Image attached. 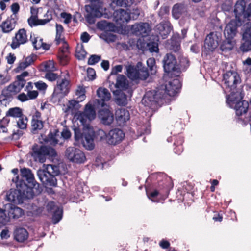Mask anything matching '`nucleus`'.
Returning <instances> with one entry per match:
<instances>
[{"label":"nucleus","mask_w":251,"mask_h":251,"mask_svg":"<svg viewBox=\"0 0 251 251\" xmlns=\"http://www.w3.org/2000/svg\"><path fill=\"white\" fill-rule=\"evenodd\" d=\"M186 11L184 4L177 3L174 5L172 9V15L176 19H179Z\"/></svg>","instance_id":"30"},{"label":"nucleus","mask_w":251,"mask_h":251,"mask_svg":"<svg viewBox=\"0 0 251 251\" xmlns=\"http://www.w3.org/2000/svg\"><path fill=\"white\" fill-rule=\"evenodd\" d=\"M243 38L245 40L240 47L243 52L251 50V23L247 22L243 27Z\"/></svg>","instance_id":"12"},{"label":"nucleus","mask_w":251,"mask_h":251,"mask_svg":"<svg viewBox=\"0 0 251 251\" xmlns=\"http://www.w3.org/2000/svg\"><path fill=\"white\" fill-rule=\"evenodd\" d=\"M44 19H38L36 18L35 22H33V24H31L30 26L31 27L37 26V25H45L47 23H49L52 19V16L51 12L48 11L45 15H44Z\"/></svg>","instance_id":"31"},{"label":"nucleus","mask_w":251,"mask_h":251,"mask_svg":"<svg viewBox=\"0 0 251 251\" xmlns=\"http://www.w3.org/2000/svg\"><path fill=\"white\" fill-rule=\"evenodd\" d=\"M85 91L82 87H78L75 92V95L77 96L76 99L79 101H83L86 98L85 94Z\"/></svg>","instance_id":"48"},{"label":"nucleus","mask_w":251,"mask_h":251,"mask_svg":"<svg viewBox=\"0 0 251 251\" xmlns=\"http://www.w3.org/2000/svg\"><path fill=\"white\" fill-rule=\"evenodd\" d=\"M225 92L236 95L237 85L241 82L239 75L235 71H228L223 75Z\"/></svg>","instance_id":"7"},{"label":"nucleus","mask_w":251,"mask_h":251,"mask_svg":"<svg viewBox=\"0 0 251 251\" xmlns=\"http://www.w3.org/2000/svg\"><path fill=\"white\" fill-rule=\"evenodd\" d=\"M59 76L57 74L54 73L52 72H47L45 75V78L50 81L56 80L57 82Z\"/></svg>","instance_id":"50"},{"label":"nucleus","mask_w":251,"mask_h":251,"mask_svg":"<svg viewBox=\"0 0 251 251\" xmlns=\"http://www.w3.org/2000/svg\"><path fill=\"white\" fill-rule=\"evenodd\" d=\"M63 42V45L61 49V52H62V55L60 56V57L62 59V64L65 65L67 63V53L68 51V44L65 42L64 39L61 41V42Z\"/></svg>","instance_id":"44"},{"label":"nucleus","mask_w":251,"mask_h":251,"mask_svg":"<svg viewBox=\"0 0 251 251\" xmlns=\"http://www.w3.org/2000/svg\"><path fill=\"white\" fill-rule=\"evenodd\" d=\"M112 2L117 6L126 7L132 4V0H112Z\"/></svg>","instance_id":"47"},{"label":"nucleus","mask_w":251,"mask_h":251,"mask_svg":"<svg viewBox=\"0 0 251 251\" xmlns=\"http://www.w3.org/2000/svg\"><path fill=\"white\" fill-rule=\"evenodd\" d=\"M246 2L244 0H238L234 6V12L235 15V20H240L242 21L245 10Z\"/></svg>","instance_id":"25"},{"label":"nucleus","mask_w":251,"mask_h":251,"mask_svg":"<svg viewBox=\"0 0 251 251\" xmlns=\"http://www.w3.org/2000/svg\"><path fill=\"white\" fill-rule=\"evenodd\" d=\"M101 59V56L98 55H92L88 60L89 65H93L99 62Z\"/></svg>","instance_id":"53"},{"label":"nucleus","mask_w":251,"mask_h":251,"mask_svg":"<svg viewBox=\"0 0 251 251\" xmlns=\"http://www.w3.org/2000/svg\"><path fill=\"white\" fill-rule=\"evenodd\" d=\"M147 64L149 67L151 74L154 75L156 72V66H155V60L153 58H150L147 60Z\"/></svg>","instance_id":"46"},{"label":"nucleus","mask_w":251,"mask_h":251,"mask_svg":"<svg viewBox=\"0 0 251 251\" xmlns=\"http://www.w3.org/2000/svg\"><path fill=\"white\" fill-rule=\"evenodd\" d=\"M94 139L100 141H106L107 143L108 134L104 130L99 129L96 131H94Z\"/></svg>","instance_id":"38"},{"label":"nucleus","mask_w":251,"mask_h":251,"mask_svg":"<svg viewBox=\"0 0 251 251\" xmlns=\"http://www.w3.org/2000/svg\"><path fill=\"white\" fill-rule=\"evenodd\" d=\"M45 68L47 72H51L55 70L54 63L51 61H50L46 64Z\"/></svg>","instance_id":"60"},{"label":"nucleus","mask_w":251,"mask_h":251,"mask_svg":"<svg viewBox=\"0 0 251 251\" xmlns=\"http://www.w3.org/2000/svg\"><path fill=\"white\" fill-rule=\"evenodd\" d=\"M114 20L120 25L127 23L130 21L129 12L122 9H119L114 11L113 13Z\"/></svg>","instance_id":"19"},{"label":"nucleus","mask_w":251,"mask_h":251,"mask_svg":"<svg viewBox=\"0 0 251 251\" xmlns=\"http://www.w3.org/2000/svg\"><path fill=\"white\" fill-rule=\"evenodd\" d=\"M16 24V19L11 17L7 18L5 21L3 22L0 25V27L2 32L7 33L15 28Z\"/></svg>","instance_id":"26"},{"label":"nucleus","mask_w":251,"mask_h":251,"mask_svg":"<svg viewBox=\"0 0 251 251\" xmlns=\"http://www.w3.org/2000/svg\"><path fill=\"white\" fill-rule=\"evenodd\" d=\"M61 17L64 19V23L65 24H69L72 19V15L66 12H62L61 13Z\"/></svg>","instance_id":"62"},{"label":"nucleus","mask_w":251,"mask_h":251,"mask_svg":"<svg viewBox=\"0 0 251 251\" xmlns=\"http://www.w3.org/2000/svg\"><path fill=\"white\" fill-rule=\"evenodd\" d=\"M87 14L86 15V19L87 21L90 24H94L95 22V17L91 13V12H87Z\"/></svg>","instance_id":"63"},{"label":"nucleus","mask_w":251,"mask_h":251,"mask_svg":"<svg viewBox=\"0 0 251 251\" xmlns=\"http://www.w3.org/2000/svg\"><path fill=\"white\" fill-rule=\"evenodd\" d=\"M44 127V122L40 119L33 117L31 121V131L33 133H37Z\"/></svg>","instance_id":"34"},{"label":"nucleus","mask_w":251,"mask_h":251,"mask_svg":"<svg viewBox=\"0 0 251 251\" xmlns=\"http://www.w3.org/2000/svg\"><path fill=\"white\" fill-rule=\"evenodd\" d=\"M115 118L118 125L120 126H122L129 120V113L125 108H119L116 111Z\"/></svg>","instance_id":"23"},{"label":"nucleus","mask_w":251,"mask_h":251,"mask_svg":"<svg viewBox=\"0 0 251 251\" xmlns=\"http://www.w3.org/2000/svg\"><path fill=\"white\" fill-rule=\"evenodd\" d=\"M80 102L77 99L76 100H70L67 105V111L72 113H74L77 111L81 107V105L79 104Z\"/></svg>","instance_id":"37"},{"label":"nucleus","mask_w":251,"mask_h":251,"mask_svg":"<svg viewBox=\"0 0 251 251\" xmlns=\"http://www.w3.org/2000/svg\"><path fill=\"white\" fill-rule=\"evenodd\" d=\"M149 50L151 52H158V46L156 42H150L147 44Z\"/></svg>","instance_id":"55"},{"label":"nucleus","mask_w":251,"mask_h":251,"mask_svg":"<svg viewBox=\"0 0 251 251\" xmlns=\"http://www.w3.org/2000/svg\"><path fill=\"white\" fill-rule=\"evenodd\" d=\"M86 54L87 53L84 49L83 45L82 44H78L76 48V57L79 60H82L85 57Z\"/></svg>","instance_id":"42"},{"label":"nucleus","mask_w":251,"mask_h":251,"mask_svg":"<svg viewBox=\"0 0 251 251\" xmlns=\"http://www.w3.org/2000/svg\"><path fill=\"white\" fill-rule=\"evenodd\" d=\"M43 39L39 38H36L32 41L33 46L36 50H38L41 48L43 46Z\"/></svg>","instance_id":"56"},{"label":"nucleus","mask_w":251,"mask_h":251,"mask_svg":"<svg viewBox=\"0 0 251 251\" xmlns=\"http://www.w3.org/2000/svg\"><path fill=\"white\" fill-rule=\"evenodd\" d=\"M59 173L57 166L50 164L47 165L45 169L38 170L37 176L43 184L55 186L57 183L55 176L59 175Z\"/></svg>","instance_id":"4"},{"label":"nucleus","mask_w":251,"mask_h":251,"mask_svg":"<svg viewBox=\"0 0 251 251\" xmlns=\"http://www.w3.org/2000/svg\"><path fill=\"white\" fill-rule=\"evenodd\" d=\"M115 86L116 88L120 89L125 90L127 89L128 86V84L126 76L122 75H118Z\"/></svg>","instance_id":"32"},{"label":"nucleus","mask_w":251,"mask_h":251,"mask_svg":"<svg viewBox=\"0 0 251 251\" xmlns=\"http://www.w3.org/2000/svg\"><path fill=\"white\" fill-rule=\"evenodd\" d=\"M181 87L180 80L177 78L174 79L165 86H162L160 89L156 91L153 94L147 93L142 99V103L145 106L151 107L158 103L160 99H164L166 95L174 96L178 93Z\"/></svg>","instance_id":"2"},{"label":"nucleus","mask_w":251,"mask_h":251,"mask_svg":"<svg viewBox=\"0 0 251 251\" xmlns=\"http://www.w3.org/2000/svg\"><path fill=\"white\" fill-rule=\"evenodd\" d=\"M38 12V8H35L34 7H31L30 8V13L31 14V15L30 17V18L28 19V23L29 25L31 24H33V22H35V19L37 18Z\"/></svg>","instance_id":"49"},{"label":"nucleus","mask_w":251,"mask_h":251,"mask_svg":"<svg viewBox=\"0 0 251 251\" xmlns=\"http://www.w3.org/2000/svg\"><path fill=\"white\" fill-rule=\"evenodd\" d=\"M184 141L183 138L181 136H178L175 140L174 144L176 147L174 148V152L178 154H180L183 151L182 143Z\"/></svg>","instance_id":"39"},{"label":"nucleus","mask_w":251,"mask_h":251,"mask_svg":"<svg viewBox=\"0 0 251 251\" xmlns=\"http://www.w3.org/2000/svg\"><path fill=\"white\" fill-rule=\"evenodd\" d=\"M23 115L22 109L18 107L10 108L6 112V117H11L14 118H20Z\"/></svg>","instance_id":"36"},{"label":"nucleus","mask_w":251,"mask_h":251,"mask_svg":"<svg viewBox=\"0 0 251 251\" xmlns=\"http://www.w3.org/2000/svg\"><path fill=\"white\" fill-rule=\"evenodd\" d=\"M63 32V27L62 25L60 24H56V37L55 41L57 45L59 44L63 38H61L62 34Z\"/></svg>","instance_id":"43"},{"label":"nucleus","mask_w":251,"mask_h":251,"mask_svg":"<svg viewBox=\"0 0 251 251\" xmlns=\"http://www.w3.org/2000/svg\"><path fill=\"white\" fill-rule=\"evenodd\" d=\"M21 179H19L18 177V181H23L28 188L34 192V195L40 194L42 191V188L40 184L36 182L35 180L34 175L30 169L26 168L21 169ZM16 177H17L16 176Z\"/></svg>","instance_id":"8"},{"label":"nucleus","mask_w":251,"mask_h":251,"mask_svg":"<svg viewBox=\"0 0 251 251\" xmlns=\"http://www.w3.org/2000/svg\"><path fill=\"white\" fill-rule=\"evenodd\" d=\"M231 39H226L223 41L220 46V49L223 52H227L231 50L233 47V44L231 41Z\"/></svg>","instance_id":"40"},{"label":"nucleus","mask_w":251,"mask_h":251,"mask_svg":"<svg viewBox=\"0 0 251 251\" xmlns=\"http://www.w3.org/2000/svg\"><path fill=\"white\" fill-rule=\"evenodd\" d=\"M125 134L121 129L115 128L111 130L107 137V143L110 145H116L120 142L124 138Z\"/></svg>","instance_id":"17"},{"label":"nucleus","mask_w":251,"mask_h":251,"mask_svg":"<svg viewBox=\"0 0 251 251\" xmlns=\"http://www.w3.org/2000/svg\"><path fill=\"white\" fill-rule=\"evenodd\" d=\"M36 88L40 91H45L47 88V85L42 81H39L34 83Z\"/></svg>","instance_id":"57"},{"label":"nucleus","mask_w":251,"mask_h":251,"mask_svg":"<svg viewBox=\"0 0 251 251\" xmlns=\"http://www.w3.org/2000/svg\"><path fill=\"white\" fill-rule=\"evenodd\" d=\"M172 30L171 23L168 21L160 23L156 26V31L163 38L165 39Z\"/></svg>","instance_id":"24"},{"label":"nucleus","mask_w":251,"mask_h":251,"mask_svg":"<svg viewBox=\"0 0 251 251\" xmlns=\"http://www.w3.org/2000/svg\"><path fill=\"white\" fill-rule=\"evenodd\" d=\"M238 96V94L226 95V102L231 108L235 110L237 115L241 116L247 112L249 104L247 101L241 100Z\"/></svg>","instance_id":"9"},{"label":"nucleus","mask_w":251,"mask_h":251,"mask_svg":"<svg viewBox=\"0 0 251 251\" xmlns=\"http://www.w3.org/2000/svg\"><path fill=\"white\" fill-rule=\"evenodd\" d=\"M129 14L130 20L131 19L136 20L140 15V10L138 8L133 9L132 11L129 12Z\"/></svg>","instance_id":"59"},{"label":"nucleus","mask_w":251,"mask_h":251,"mask_svg":"<svg viewBox=\"0 0 251 251\" xmlns=\"http://www.w3.org/2000/svg\"><path fill=\"white\" fill-rule=\"evenodd\" d=\"M242 22L240 20H232L226 25L224 34L226 39H232L236 35L237 33V27L241 25Z\"/></svg>","instance_id":"15"},{"label":"nucleus","mask_w":251,"mask_h":251,"mask_svg":"<svg viewBox=\"0 0 251 251\" xmlns=\"http://www.w3.org/2000/svg\"><path fill=\"white\" fill-rule=\"evenodd\" d=\"M36 59V56L31 54L25 58L24 62L19 63L18 69L22 70L31 65Z\"/></svg>","instance_id":"35"},{"label":"nucleus","mask_w":251,"mask_h":251,"mask_svg":"<svg viewBox=\"0 0 251 251\" xmlns=\"http://www.w3.org/2000/svg\"><path fill=\"white\" fill-rule=\"evenodd\" d=\"M87 77L90 80H93L95 79L96 73L94 69L88 68L87 71Z\"/></svg>","instance_id":"61"},{"label":"nucleus","mask_w":251,"mask_h":251,"mask_svg":"<svg viewBox=\"0 0 251 251\" xmlns=\"http://www.w3.org/2000/svg\"><path fill=\"white\" fill-rule=\"evenodd\" d=\"M127 75L132 80L139 79V70L132 65L126 66Z\"/></svg>","instance_id":"33"},{"label":"nucleus","mask_w":251,"mask_h":251,"mask_svg":"<svg viewBox=\"0 0 251 251\" xmlns=\"http://www.w3.org/2000/svg\"><path fill=\"white\" fill-rule=\"evenodd\" d=\"M139 79H146L149 76V72L148 69L146 68H143L139 70Z\"/></svg>","instance_id":"52"},{"label":"nucleus","mask_w":251,"mask_h":251,"mask_svg":"<svg viewBox=\"0 0 251 251\" xmlns=\"http://www.w3.org/2000/svg\"><path fill=\"white\" fill-rule=\"evenodd\" d=\"M9 122V120L7 117H4L0 121V128L3 129V132H7L6 126Z\"/></svg>","instance_id":"58"},{"label":"nucleus","mask_w":251,"mask_h":251,"mask_svg":"<svg viewBox=\"0 0 251 251\" xmlns=\"http://www.w3.org/2000/svg\"><path fill=\"white\" fill-rule=\"evenodd\" d=\"M98 116L102 123L105 125H110L114 120L113 114L108 109L107 105L100 110Z\"/></svg>","instance_id":"21"},{"label":"nucleus","mask_w":251,"mask_h":251,"mask_svg":"<svg viewBox=\"0 0 251 251\" xmlns=\"http://www.w3.org/2000/svg\"><path fill=\"white\" fill-rule=\"evenodd\" d=\"M9 221V217L7 216L5 210L0 208V223L5 224Z\"/></svg>","instance_id":"51"},{"label":"nucleus","mask_w":251,"mask_h":251,"mask_svg":"<svg viewBox=\"0 0 251 251\" xmlns=\"http://www.w3.org/2000/svg\"><path fill=\"white\" fill-rule=\"evenodd\" d=\"M6 206H8L9 209L8 213L9 219L10 218L18 219L24 214L23 210L17 206L11 204L6 205Z\"/></svg>","instance_id":"27"},{"label":"nucleus","mask_w":251,"mask_h":251,"mask_svg":"<svg viewBox=\"0 0 251 251\" xmlns=\"http://www.w3.org/2000/svg\"><path fill=\"white\" fill-rule=\"evenodd\" d=\"M46 207L49 212L53 213L52 217V223L54 224L58 223L62 218V208L56 205L53 201L49 202Z\"/></svg>","instance_id":"16"},{"label":"nucleus","mask_w":251,"mask_h":251,"mask_svg":"<svg viewBox=\"0 0 251 251\" xmlns=\"http://www.w3.org/2000/svg\"><path fill=\"white\" fill-rule=\"evenodd\" d=\"M27 41L26 31L22 28L19 30L15 34V37L12 39L11 47L13 49L18 48L21 44H24Z\"/></svg>","instance_id":"18"},{"label":"nucleus","mask_w":251,"mask_h":251,"mask_svg":"<svg viewBox=\"0 0 251 251\" xmlns=\"http://www.w3.org/2000/svg\"><path fill=\"white\" fill-rule=\"evenodd\" d=\"M163 63L166 73L169 74L177 71L179 69L175 56L171 53H167L165 55L163 60Z\"/></svg>","instance_id":"13"},{"label":"nucleus","mask_w":251,"mask_h":251,"mask_svg":"<svg viewBox=\"0 0 251 251\" xmlns=\"http://www.w3.org/2000/svg\"><path fill=\"white\" fill-rule=\"evenodd\" d=\"M243 19H247L248 20H251V4H250L244 13Z\"/></svg>","instance_id":"64"},{"label":"nucleus","mask_w":251,"mask_h":251,"mask_svg":"<svg viewBox=\"0 0 251 251\" xmlns=\"http://www.w3.org/2000/svg\"><path fill=\"white\" fill-rule=\"evenodd\" d=\"M85 10L87 12H91V13H92V14H93V15L94 16L95 18H100L102 15V13L100 11L99 9L95 8L92 6H85Z\"/></svg>","instance_id":"45"},{"label":"nucleus","mask_w":251,"mask_h":251,"mask_svg":"<svg viewBox=\"0 0 251 251\" xmlns=\"http://www.w3.org/2000/svg\"><path fill=\"white\" fill-rule=\"evenodd\" d=\"M117 102L119 105H126L127 104V96L126 94L122 93L117 98Z\"/></svg>","instance_id":"54"},{"label":"nucleus","mask_w":251,"mask_h":251,"mask_svg":"<svg viewBox=\"0 0 251 251\" xmlns=\"http://www.w3.org/2000/svg\"><path fill=\"white\" fill-rule=\"evenodd\" d=\"M96 111L94 106L89 103L85 106L83 112L78 111L75 117L83 126V132L79 128L74 130L75 138L76 140H82L84 147L88 150L94 148V129L90 126L91 122L96 117Z\"/></svg>","instance_id":"1"},{"label":"nucleus","mask_w":251,"mask_h":251,"mask_svg":"<svg viewBox=\"0 0 251 251\" xmlns=\"http://www.w3.org/2000/svg\"><path fill=\"white\" fill-rule=\"evenodd\" d=\"M71 86L69 76L60 75L54 86L52 94V100L53 102H59L69 92Z\"/></svg>","instance_id":"5"},{"label":"nucleus","mask_w":251,"mask_h":251,"mask_svg":"<svg viewBox=\"0 0 251 251\" xmlns=\"http://www.w3.org/2000/svg\"><path fill=\"white\" fill-rule=\"evenodd\" d=\"M24 86V81L17 80L4 89L2 94L6 98H11L20 92Z\"/></svg>","instance_id":"14"},{"label":"nucleus","mask_w":251,"mask_h":251,"mask_svg":"<svg viewBox=\"0 0 251 251\" xmlns=\"http://www.w3.org/2000/svg\"><path fill=\"white\" fill-rule=\"evenodd\" d=\"M221 40V35L220 33L211 32L206 37L204 41V48L206 53L212 52L218 47Z\"/></svg>","instance_id":"11"},{"label":"nucleus","mask_w":251,"mask_h":251,"mask_svg":"<svg viewBox=\"0 0 251 251\" xmlns=\"http://www.w3.org/2000/svg\"><path fill=\"white\" fill-rule=\"evenodd\" d=\"M14 238L19 242H22L26 240L28 234L26 230L24 228H17L14 232Z\"/></svg>","instance_id":"28"},{"label":"nucleus","mask_w":251,"mask_h":251,"mask_svg":"<svg viewBox=\"0 0 251 251\" xmlns=\"http://www.w3.org/2000/svg\"><path fill=\"white\" fill-rule=\"evenodd\" d=\"M30 153L35 161L41 163L45 162L47 156H54L56 155L54 149L37 144L33 145Z\"/></svg>","instance_id":"6"},{"label":"nucleus","mask_w":251,"mask_h":251,"mask_svg":"<svg viewBox=\"0 0 251 251\" xmlns=\"http://www.w3.org/2000/svg\"><path fill=\"white\" fill-rule=\"evenodd\" d=\"M97 95L99 98L97 100L98 105L101 107H104L106 105L105 102L108 101L111 98L110 92L107 89L100 87L97 91Z\"/></svg>","instance_id":"20"},{"label":"nucleus","mask_w":251,"mask_h":251,"mask_svg":"<svg viewBox=\"0 0 251 251\" xmlns=\"http://www.w3.org/2000/svg\"><path fill=\"white\" fill-rule=\"evenodd\" d=\"M16 184V189H11L6 194V199L15 204H20L25 199L33 198L34 192L28 188L23 181H18V177L12 179Z\"/></svg>","instance_id":"3"},{"label":"nucleus","mask_w":251,"mask_h":251,"mask_svg":"<svg viewBox=\"0 0 251 251\" xmlns=\"http://www.w3.org/2000/svg\"><path fill=\"white\" fill-rule=\"evenodd\" d=\"M17 121V126L18 127L21 129H25L27 127L28 119L27 117L25 115H22L20 118H18Z\"/></svg>","instance_id":"41"},{"label":"nucleus","mask_w":251,"mask_h":251,"mask_svg":"<svg viewBox=\"0 0 251 251\" xmlns=\"http://www.w3.org/2000/svg\"><path fill=\"white\" fill-rule=\"evenodd\" d=\"M132 29L135 34L144 37L149 33L151 27L147 23H140L133 25Z\"/></svg>","instance_id":"22"},{"label":"nucleus","mask_w":251,"mask_h":251,"mask_svg":"<svg viewBox=\"0 0 251 251\" xmlns=\"http://www.w3.org/2000/svg\"><path fill=\"white\" fill-rule=\"evenodd\" d=\"M59 137V131L57 129H53V130L50 131L45 141L51 145L55 146L58 143Z\"/></svg>","instance_id":"29"},{"label":"nucleus","mask_w":251,"mask_h":251,"mask_svg":"<svg viewBox=\"0 0 251 251\" xmlns=\"http://www.w3.org/2000/svg\"><path fill=\"white\" fill-rule=\"evenodd\" d=\"M65 155L70 162L75 163H84L86 160L84 153L75 147H68L65 151Z\"/></svg>","instance_id":"10"}]
</instances>
